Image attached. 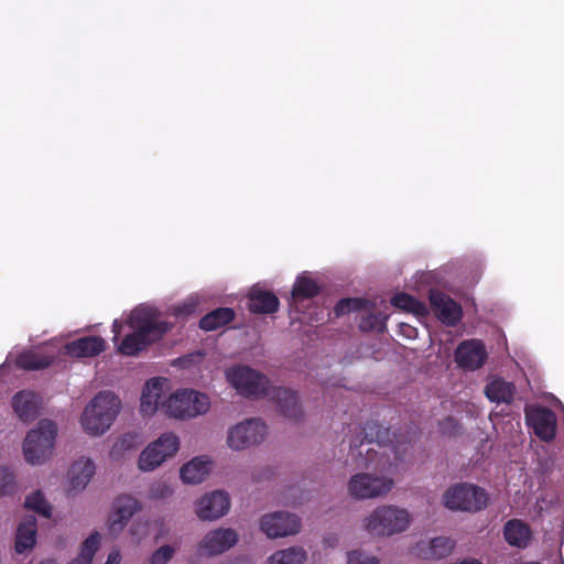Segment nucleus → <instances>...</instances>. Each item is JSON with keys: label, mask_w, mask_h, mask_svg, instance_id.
Listing matches in <instances>:
<instances>
[{"label": "nucleus", "mask_w": 564, "mask_h": 564, "mask_svg": "<svg viewBox=\"0 0 564 564\" xmlns=\"http://www.w3.org/2000/svg\"><path fill=\"white\" fill-rule=\"evenodd\" d=\"M172 494V490L166 485L159 486L151 489V496L155 498H163Z\"/></svg>", "instance_id": "c03bdc74"}, {"label": "nucleus", "mask_w": 564, "mask_h": 564, "mask_svg": "<svg viewBox=\"0 0 564 564\" xmlns=\"http://www.w3.org/2000/svg\"><path fill=\"white\" fill-rule=\"evenodd\" d=\"M267 435V425L260 419H248L231 427L227 444L235 451L261 443Z\"/></svg>", "instance_id": "9d476101"}, {"label": "nucleus", "mask_w": 564, "mask_h": 564, "mask_svg": "<svg viewBox=\"0 0 564 564\" xmlns=\"http://www.w3.org/2000/svg\"><path fill=\"white\" fill-rule=\"evenodd\" d=\"M391 304L397 308L413 313L416 316H425L429 314V308L424 302L404 292L394 294L391 297Z\"/></svg>", "instance_id": "c756f323"}, {"label": "nucleus", "mask_w": 564, "mask_h": 564, "mask_svg": "<svg viewBox=\"0 0 564 564\" xmlns=\"http://www.w3.org/2000/svg\"><path fill=\"white\" fill-rule=\"evenodd\" d=\"M121 329H122V324L118 319H115V322L112 324L113 341H117L118 337L121 334Z\"/></svg>", "instance_id": "de8ad7c7"}, {"label": "nucleus", "mask_w": 564, "mask_h": 564, "mask_svg": "<svg viewBox=\"0 0 564 564\" xmlns=\"http://www.w3.org/2000/svg\"><path fill=\"white\" fill-rule=\"evenodd\" d=\"M100 535L98 532H93L82 544L80 551L87 553V555L95 556L99 549Z\"/></svg>", "instance_id": "79ce46f5"}, {"label": "nucleus", "mask_w": 564, "mask_h": 564, "mask_svg": "<svg viewBox=\"0 0 564 564\" xmlns=\"http://www.w3.org/2000/svg\"><path fill=\"white\" fill-rule=\"evenodd\" d=\"M238 535L232 529H217L208 532L199 544V551L208 556L221 554L232 547Z\"/></svg>", "instance_id": "a211bd4d"}, {"label": "nucleus", "mask_w": 564, "mask_h": 564, "mask_svg": "<svg viewBox=\"0 0 564 564\" xmlns=\"http://www.w3.org/2000/svg\"><path fill=\"white\" fill-rule=\"evenodd\" d=\"M516 388L513 383L502 379L492 380L485 388V393L490 401L511 403Z\"/></svg>", "instance_id": "c85d7f7f"}, {"label": "nucleus", "mask_w": 564, "mask_h": 564, "mask_svg": "<svg viewBox=\"0 0 564 564\" xmlns=\"http://www.w3.org/2000/svg\"><path fill=\"white\" fill-rule=\"evenodd\" d=\"M14 489V475L6 467H0V496L10 495Z\"/></svg>", "instance_id": "58836bf2"}, {"label": "nucleus", "mask_w": 564, "mask_h": 564, "mask_svg": "<svg viewBox=\"0 0 564 564\" xmlns=\"http://www.w3.org/2000/svg\"><path fill=\"white\" fill-rule=\"evenodd\" d=\"M139 508V501L133 497L128 495L119 496L113 501V511L108 519L109 532L112 535L119 534Z\"/></svg>", "instance_id": "dca6fc26"}, {"label": "nucleus", "mask_w": 564, "mask_h": 564, "mask_svg": "<svg viewBox=\"0 0 564 564\" xmlns=\"http://www.w3.org/2000/svg\"><path fill=\"white\" fill-rule=\"evenodd\" d=\"M443 500L448 509L476 512L487 507L488 495L478 486L459 484L448 488Z\"/></svg>", "instance_id": "6e6552de"}, {"label": "nucleus", "mask_w": 564, "mask_h": 564, "mask_svg": "<svg viewBox=\"0 0 564 564\" xmlns=\"http://www.w3.org/2000/svg\"><path fill=\"white\" fill-rule=\"evenodd\" d=\"M93 558V556L87 555V553L80 551L79 554L75 558H73L69 564H91Z\"/></svg>", "instance_id": "a18cd8bd"}, {"label": "nucleus", "mask_w": 564, "mask_h": 564, "mask_svg": "<svg viewBox=\"0 0 564 564\" xmlns=\"http://www.w3.org/2000/svg\"><path fill=\"white\" fill-rule=\"evenodd\" d=\"M440 432L444 435L454 436L458 434L460 425L453 416H447L438 423Z\"/></svg>", "instance_id": "a19ab883"}, {"label": "nucleus", "mask_w": 564, "mask_h": 564, "mask_svg": "<svg viewBox=\"0 0 564 564\" xmlns=\"http://www.w3.org/2000/svg\"><path fill=\"white\" fill-rule=\"evenodd\" d=\"M12 408L21 421L31 422L39 415V398L33 392L20 391L12 399Z\"/></svg>", "instance_id": "4be33fe9"}, {"label": "nucleus", "mask_w": 564, "mask_h": 564, "mask_svg": "<svg viewBox=\"0 0 564 564\" xmlns=\"http://www.w3.org/2000/svg\"><path fill=\"white\" fill-rule=\"evenodd\" d=\"M121 561V554L119 550H112L108 554L106 564H119Z\"/></svg>", "instance_id": "49530a36"}, {"label": "nucleus", "mask_w": 564, "mask_h": 564, "mask_svg": "<svg viewBox=\"0 0 564 564\" xmlns=\"http://www.w3.org/2000/svg\"><path fill=\"white\" fill-rule=\"evenodd\" d=\"M24 507L37 512L45 518H50L52 513L51 505L46 501L45 497L40 490H36L25 498Z\"/></svg>", "instance_id": "f704fd0d"}, {"label": "nucleus", "mask_w": 564, "mask_h": 564, "mask_svg": "<svg viewBox=\"0 0 564 564\" xmlns=\"http://www.w3.org/2000/svg\"><path fill=\"white\" fill-rule=\"evenodd\" d=\"M387 316L382 314L369 313L364 316L359 323V328L362 332L378 330L382 333L386 329Z\"/></svg>", "instance_id": "c9c22d12"}, {"label": "nucleus", "mask_w": 564, "mask_h": 564, "mask_svg": "<svg viewBox=\"0 0 564 564\" xmlns=\"http://www.w3.org/2000/svg\"><path fill=\"white\" fill-rule=\"evenodd\" d=\"M57 435L56 424L47 419L41 420L31 430L23 442V454L28 463L42 464L51 457Z\"/></svg>", "instance_id": "39448f33"}, {"label": "nucleus", "mask_w": 564, "mask_h": 564, "mask_svg": "<svg viewBox=\"0 0 564 564\" xmlns=\"http://www.w3.org/2000/svg\"><path fill=\"white\" fill-rule=\"evenodd\" d=\"M503 536L509 545L524 549L531 540V529L523 521L511 519L503 525Z\"/></svg>", "instance_id": "b1692460"}, {"label": "nucleus", "mask_w": 564, "mask_h": 564, "mask_svg": "<svg viewBox=\"0 0 564 564\" xmlns=\"http://www.w3.org/2000/svg\"><path fill=\"white\" fill-rule=\"evenodd\" d=\"M95 474V464L91 459H80L75 462L68 470L70 488L73 490H83L86 488Z\"/></svg>", "instance_id": "393cba45"}, {"label": "nucleus", "mask_w": 564, "mask_h": 564, "mask_svg": "<svg viewBox=\"0 0 564 564\" xmlns=\"http://www.w3.org/2000/svg\"><path fill=\"white\" fill-rule=\"evenodd\" d=\"M306 553L302 547H289L272 554L265 564H303Z\"/></svg>", "instance_id": "473e14b6"}, {"label": "nucleus", "mask_w": 564, "mask_h": 564, "mask_svg": "<svg viewBox=\"0 0 564 564\" xmlns=\"http://www.w3.org/2000/svg\"><path fill=\"white\" fill-rule=\"evenodd\" d=\"M196 310V304L194 302H185L183 304H180L177 306L173 307V314L176 317H184L192 315Z\"/></svg>", "instance_id": "37998d69"}, {"label": "nucleus", "mask_w": 564, "mask_h": 564, "mask_svg": "<svg viewBox=\"0 0 564 564\" xmlns=\"http://www.w3.org/2000/svg\"><path fill=\"white\" fill-rule=\"evenodd\" d=\"M128 323L133 332L128 334L118 346V351L126 356L138 355L149 345L160 340L172 328V324L159 321L147 308L132 311Z\"/></svg>", "instance_id": "7ed1b4c3"}, {"label": "nucleus", "mask_w": 564, "mask_h": 564, "mask_svg": "<svg viewBox=\"0 0 564 564\" xmlns=\"http://www.w3.org/2000/svg\"><path fill=\"white\" fill-rule=\"evenodd\" d=\"M371 306V302L361 297H346L341 299L334 308L336 317L343 316L351 312H359L367 310Z\"/></svg>", "instance_id": "72a5a7b5"}, {"label": "nucleus", "mask_w": 564, "mask_h": 564, "mask_svg": "<svg viewBox=\"0 0 564 564\" xmlns=\"http://www.w3.org/2000/svg\"><path fill=\"white\" fill-rule=\"evenodd\" d=\"M164 383L165 379L161 378H151L147 381L140 399V411L144 416L153 415L166 403V401L162 400Z\"/></svg>", "instance_id": "6ab92c4d"}, {"label": "nucleus", "mask_w": 564, "mask_h": 564, "mask_svg": "<svg viewBox=\"0 0 564 564\" xmlns=\"http://www.w3.org/2000/svg\"><path fill=\"white\" fill-rule=\"evenodd\" d=\"M321 292L317 282L305 274L299 275L292 289V299H312Z\"/></svg>", "instance_id": "2f4dec72"}, {"label": "nucleus", "mask_w": 564, "mask_h": 564, "mask_svg": "<svg viewBox=\"0 0 564 564\" xmlns=\"http://www.w3.org/2000/svg\"><path fill=\"white\" fill-rule=\"evenodd\" d=\"M527 423L534 434L544 442H551L556 435L557 420L554 412L547 408H534L525 412Z\"/></svg>", "instance_id": "ddd939ff"}, {"label": "nucleus", "mask_w": 564, "mask_h": 564, "mask_svg": "<svg viewBox=\"0 0 564 564\" xmlns=\"http://www.w3.org/2000/svg\"><path fill=\"white\" fill-rule=\"evenodd\" d=\"M65 349L66 354L72 357H95L106 349V341L99 336H85L69 341Z\"/></svg>", "instance_id": "aec40b11"}, {"label": "nucleus", "mask_w": 564, "mask_h": 564, "mask_svg": "<svg viewBox=\"0 0 564 564\" xmlns=\"http://www.w3.org/2000/svg\"><path fill=\"white\" fill-rule=\"evenodd\" d=\"M393 486V480L383 476L370 474H357L348 482V491L356 499H371L388 494Z\"/></svg>", "instance_id": "9b49d317"}, {"label": "nucleus", "mask_w": 564, "mask_h": 564, "mask_svg": "<svg viewBox=\"0 0 564 564\" xmlns=\"http://www.w3.org/2000/svg\"><path fill=\"white\" fill-rule=\"evenodd\" d=\"M411 523L410 513L394 506L378 507L365 520L366 530L377 536H391L405 531Z\"/></svg>", "instance_id": "423d86ee"}, {"label": "nucleus", "mask_w": 564, "mask_h": 564, "mask_svg": "<svg viewBox=\"0 0 564 564\" xmlns=\"http://www.w3.org/2000/svg\"><path fill=\"white\" fill-rule=\"evenodd\" d=\"M430 304L437 318L448 326H455L462 318L460 305L438 290L430 291Z\"/></svg>", "instance_id": "2eb2a0df"}, {"label": "nucleus", "mask_w": 564, "mask_h": 564, "mask_svg": "<svg viewBox=\"0 0 564 564\" xmlns=\"http://www.w3.org/2000/svg\"><path fill=\"white\" fill-rule=\"evenodd\" d=\"M120 399L110 391H101L85 408L80 423L90 435H101L111 426L120 410Z\"/></svg>", "instance_id": "20e7f679"}, {"label": "nucleus", "mask_w": 564, "mask_h": 564, "mask_svg": "<svg viewBox=\"0 0 564 564\" xmlns=\"http://www.w3.org/2000/svg\"><path fill=\"white\" fill-rule=\"evenodd\" d=\"M455 359L460 368L476 370L486 361L487 351L480 340H465L458 345L455 351Z\"/></svg>", "instance_id": "f3484780"}, {"label": "nucleus", "mask_w": 564, "mask_h": 564, "mask_svg": "<svg viewBox=\"0 0 564 564\" xmlns=\"http://www.w3.org/2000/svg\"><path fill=\"white\" fill-rule=\"evenodd\" d=\"M174 553V547L171 545H163L152 553L149 564H167L172 560Z\"/></svg>", "instance_id": "4c0bfd02"}, {"label": "nucleus", "mask_w": 564, "mask_h": 564, "mask_svg": "<svg viewBox=\"0 0 564 564\" xmlns=\"http://www.w3.org/2000/svg\"><path fill=\"white\" fill-rule=\"evenodd\" d=\"M139 444V435L137 433H127L122 435L112 446L111 456H117L121 452L133 449Z\"/></svg>", "instance_id": "e433bc0d"}, {"label": "nucleus", "mask_w": 564, "mask_h": 564, "mask_svg": "<svg viewBox=\"0 0 564 564\" xmlns=\"http://www.w3.org/2000/svg\"><path fill=\"white\" fill-rule=\"evenodd\" d=\"M36 519L34 516H25L18 525L14 549L22 554L32 550L36 543Z\"/></svg>", "instance_id": "5701e85b"}, {"label": "nucleus", "mask_w": 564, "mask_h": 564, "mask_svg": "<svg viewBox=\"0 0 564 564\" xmlns=\"http://www.w3.org/2000/svg\"><path fill=\"white\" fill-rule=\"evenodd\" d=\"M279 306L280 301L273 292L252 288L248 294V308L254 314H272Z\"/></svg>", "instance_id": "412c9836"}, {"label": "nucleus", "mask_w": 564, "mask_h": 564, "mask_svg": "<svg viewBox=\"0 0 564 564\" xmlns=\"http://www.w3.org/2000/svg\"><path fill=\"white\" fill-rule=\"evenodd\" d=\"M210 470V462L203 457H195L184 464L180 470V477L185 484L202 482Z\"/></svg>", "instance_id": "a878e982"}, {"label": "nucleus", "mask_w": 564, "mask_h": 564, "mask_svg": "<svg viewBox=\"0 0 564 564\" xmlns=\"http://www.w3.org/2000/svg\"><path fill=\"white\" fill-rule=\"evenodd\" d=\"M455 547V541L447 536H437L429 541L420 551L424 558L441 560L448 556Z\"/></svg>", "instance_id": "cd10ccee"}, {"label": "nucleus", "mask_w": 564, "mask_h": 564, "mask_svg": "<svg viewBox=\"0 0 564 564\" xmlns=\"http://www.w3.org/2000/svg\"><path fill=\"white\" fill-rule=\"evenodd\" d=\"M163 409L167 415L173 417H195L208 411L209 399L206 394L194 390H181L169 397Z\"/></svg>", "instance_id": "0eeeda50"}, {"label": "nucleus", "mask_w": 564, "mask_h": 564, "mask_svg": "<svg viewBox=\"0 0 564 564\" xmlns=\"http://www.w3.org/2000/svg\"><path fill=\"white\" fill-rule=\"evenodd\" d=\"M347 564H380L377 556L367 555L361 551H352L348 553Z\"/></svg>", "instance_id": "ea45409f"}, {"label": "nucleus", "mask_w": 564, "mask_h": 564, "mask_svg": "<svg viewBox=\"0 0 564 564\" xmlns=\"http://www.w3.org/2000/svg\"><path fill=\"white\" fill-rule=\"evenodd\" d=\"M227 379L245 397L258 398L268 395L278 405L282 415L290 420L297 421L303 415L295 391L282 387L269 390L268 378L250 367L239 366L229 369L227 371Z\"/></svg>", "instance_id": "f257e3e1"}, {"label": "nucleus", "mask_w": 564, "mask_h": 564, "mask_svg": "<svg viewBox=\"0 0 564 564\" xmlns=\"http://www.w3.org/2000/svg\"><path fill=\"white\" fill-rule=\"evenodd\" d=\"M40 564H57L54 558H45L40 562Z\"/></svg>", "instance_id": "09e8293b"}, {"label": "nucleus", "mask_w": 564, "mask_h": 564, "mask_svg": "<svg viewBox=\"0 0 564 564\" xmlns=\"http://www.w3.org/2000/svg\"><path fill=\"white\" fill-rule=\"evenodd\" d=\"M229 508V496L225 491L215 490L198 500L196 513L200 520L212 521L225 516Z\"/></svg>", "instance_id": "4468645a"}, {"label": "nucleus", "mask_w": 564, "mask_h": 564, "mask_svg": "<svg viewBox=\"0 0 564 564\" xmlns=\"http://www.w3.org/2000/svg\"><path fill=\"white\" fill-rule=\"evenodd\" d=\"M236 313L230 307H218L204 315L199 321L200 329L216 330L234 321Z\"/></svg>", "instance_id": "bb28decb"}, {"label": "nucleus", "mask_w": 564, "mask_h": 564, "mask_svg": "<svg viewBox=\"0 0 564 564\" xmlns=\"http://www.w3.org/2000/svg\"><path fill=\"white\" fill-rule=\"evenodd\" d=\"M53 362L52 357L37 354L34 351H25L17 357V367L23 370H41L50 367Z\"/></svg>", "instance_id": "7c9ffc66"}, {"label": "nucleus", "mask_w": 564, "mask_h": 564, "mask_svg": "<svg viewBox=\"0 0 564 564\" xmlns=\"http://www.w3.org/2000/svg\"><path fill=\"white\" fill-rule=\"evenodd\" d=\"M260 528L268 538H282L296 534L301 528V520L290 512L275 511L261 518Z\"/></svg>", "instance_id": "f8f14e48"}, {"label": "nucleus", "mask_w": 564, "mask_h": 564, "mask_svg": "<svg viewBox=\"0 0 564 564\" xmlns=\"http://www.w3.org/2000/svg\"><path fill=\"white\" fill-rule=\"evenodd\" d=\"M180 448V440L174 433H164L149 444L139 457V468L150 471L160 466L166 458L174 456Z\"/></svg>", "instance_id": "1a4fd4ad"}, {"label": "nucleus", "mask_w": 564, "mask_h": 564, "mask_svg": "<svg viewBox=\"0 0 564 564\" xmlns=\"http://www.w3.org/2000/svg\"><path fill=\"white\" fill-rule=\"evenodd\" d=\"M361 434L364 436L359 441V443L352 441L350 444V455L352 456V458H356V456L359 457L357 458L358 462L356 463V466L358 468H368L371 464H376V467H380L381 470L393 473L398 468L399 463L405 460L406 451L409 446L405 444H397L389 447V451L394 455V462L389 463L388 467H386L384 464L380 465L381 458L389 456V454L386 451L380 454L379 459L377 458L379 453L372 447L367 448L366 456H362V451L360 449V447L365 443H376L379 447H383V444L390 440L389 429H386L378 422H367L362 427Z\"/></svg>", "instance_id": "f03ea898"}]
</instances>
